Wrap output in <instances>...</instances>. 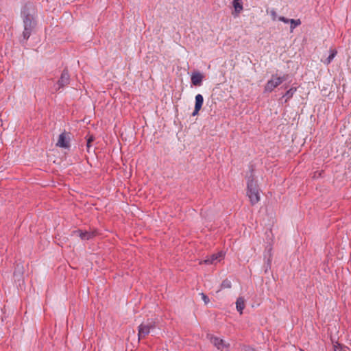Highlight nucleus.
Returning a JSON list of instances; mask_svg holds the SVG:
<instances>
[{"mask_svg":"<svg viewBox=\"0 0 351 351\" xmlns=\"http://www.w3.org/2000/svg\"><path fill=\"white\" fill-rule=\"evenodd\" d=\"M95 140V138L93 136H90L87 141H90V143H92Z\"/></svg>","mask_w":351,"mask_h":351,"instance_id":"a878e982","label":"nucleus"},{"mask_svg":"<svg viewBox=\"0 0 351 351\" xmlns=\"http://www.w3.org/2000/svg\"><path fill=\"white\" fill-rule=\"evenodd\" d=\"M199 110H200V108H197L196 107H195L194 110H193V112L192 113V115L193 116L197 115Z\"/></svg>","mask_w":351,"mask_h":351,"instance_id":"393cba45","label":"nucleus"},{"mask_svg":"<svg viewBox=\"0 0 351 351\" xmlns=\"http://www.w3.org/2000/svg\"><path fill=\"white\" fill-rule=\"evenodd\" d=\"M297 91L296 87H291L289 88L282 97V98L285 97V102H287L288 100H289L291 98L293 97L295 93Z\"/></svg>","mask_w":351,"mask_h":351,"instance_id":"ddd939ff","label":"nucleus"},{"mask_svg":"<svg viewBox=\"0 0 351 351\" xmlns=\"http://www.w3.org/2000/svg\"><path fill=\"white\" fill-rule=\"evenodd\" d=\"M86 147H91V143L90 142V141H87Z\"/></svg>","mask_w":351,"mask_h":351,"instance_id":"bb28decb","label":"nucleus"},{"mask_svg":"<svg viewBox=\"0 0 351 351\" xmlns=\"http://www.w3.org/2000/svg\"><path fill=\"white\" fill-rule=\"evenodd\" d=\"M69 141V135L65 132H63L59 135L56 146L62 148H69L70 147Z\"/></svg>","mask_w":351,"mask_h":351,"instance_id":"0eeeda50","label":"nucleus"},{"mask_svg":"<svg viewBox=\"0 0 351 351\" xmlns=\"http://www.w3.org/2000/svg\"><path fill=\"white\" fill-rule=\"evenodd\" d=\"M200 295H201L202 299L204 302L205 304H208L210 302L209 298L204 293H200Z\"/></svg>","mask_w":351,"mask_h":351,"instance_id":"aec40b11","label":"nucleus"},{"mask_svg":"<svg viewBox=\"0 0 351 351\" xmlns=\"http://www.w3.org/2000/svg\"><path fill=\"white\" fill-rule=\"evenodd\" d=\"M75 233L82 240H90L96 235V232L94 231H83L81 230H77Z\"/></svg>","mask_w":351,"mask_h":351,"instance_id":"1a4fd4ad","label":"nucleus"},{"mask_svg":"<svg viewBox=\"0 0 351 351\" xmlns=\"http://www.w3.org/2000/svg\"><path fill=\"white\" fill-rule=\"evenodd\" d=\"M335 351H346L341 346V344L337 343V345H334Z\"/></svg>","mask_w":351,"mask_h":351,"instance_id":"5701e85b","label":"nucleus"},{"mask_svg":"<svg viewBox=\"0 0 351 351\" xmlns=\"http://www.w3.org/2000/svg\"><path fill=\"white\" fill-rule=\"evenodd\" d=\"M266 12L267 14H270V16H271V19L273 21H276L277 17H278V15H277V13L276 12V10L274 9H267L266 10Z\"/></svg>","mask_w":351,"mask_h":351,"instance_id":"6ab92c4d","label":"nucleus"},{"mask_svg":"<svg viewBox=\"0 0 351 351\" xmlns=\"http://www.w3.org/2000/svg\"><path fill=\"white\" fill-rule=\"evenodd\" d=\"M203 77H204V76L201 73H199V72L193 73L191 75V83L194 86H201Z\"/></svg>","mask_w":351,"mask_h":351,"instance_id":"9b49d317","label":"nucleus"},{"mask_svg":"<svg viewBox=\"0 0 351 351\" xmlns=\"http://www.w3.org/2000/svg\"><path fill=\"white\" fill-rule=\"evenodd\" d=\"M204 102V97L201 94H197L195 96V107L197 108H202Z\"/></svg>","mask_w":351,"mask_h":351,"instance_id":"2eb2a0df","label":"nucleus"},{"mask_svg":"<svg viewBox=\"0 0 351 351\" xmlns=\"http://www.w3.org/2000/svg\"><path fill=\"white\" fill-rule=\"evenodd\" d=\"M69 82H70L69 74L68 73V71L66 69H64L62 72L60 78L59 79V80L57 82V84H56L57 87H56L55 88H56V90H59L61 88H63L64 86L69 84Z\"/></svg>","mask_w":351,"mask_h":351,"instance_id":"423d86ee","label":"nucleus"},{"mask_svg":"<svg viewBox=\"0 0 351 351\" xmlns=\"http://www.w3.org/2000/svg\"><path fill=\"white\" fill-rule=\"evenodd\" d=\"M288 77H289L288 74H284L282 76H278V79L280 81V84H282L283 82L287 80Z\"/></svg>","mask_w":351,"mask_h":351,"instance_id":"4be33fe9","label":"nucleus"},{"mask_svg":"<svg viewBox=\"0 0 351 351\" xmlns=\"http://www.w3.org/2000/svg\"><path fill=\"white\" fill-rule=\"evenodd\" d=\"M280 81L277 74H273L264 87V93H271L276 88L280 85Z\"/></svg>","mask_w":351,"mask_h":351,"instance_id":"20e7f679","label":"nucleus"},{"mask_svg":"<svg viewBox=\"0 0 351 351\" xmlns=\"http://www.w3.org/2000/svg\"><path fill=\"white\" fill-rule=\"evenodd\" d=\"M223 253L222 252H218L217 254H213L210 255L209 257L204 260V263L206 265L210 264H216L219 262L222 258L223 257Z\"/></svg>","mask_w":351,"mask_h":351,"instance_id":"6e6552de","label":"nucleus"},{"mask_svg":"<svg viewBox=\"0 0 351 351\" xmlns=\"http://www.w3.org/2000/svg\"><path fill=\"white\" fill-rule=\"evenodd\" d=\"M239 351H256V350L250 346H243L239 349Z\"/></svg>","mask_w":351,"mask_h":351,"instance_id":"412c9836","label":"nucleus"},{"mask_svg":"<svg viewBox=\"0 0 351 351\" xmlns=\"http://www.w3.org/2000/svg\"><path fill=\"white\" fill-rule=\"evenodd\" d=\"M236 308L240 314L243 313V310L245 308V300L243 298L239 297L237 298L236 301Z\"/></svg>","mask_w":351,"mask_h":351,"instance_id":"f8f14e48","label":"nucleus"},{"mask_svg":"<svg viewBox=\"0 0 351 351\" xmlns=\"http://www.w3.org/2000/svg\"><path fill=\"white\" fill-rule=\"evenodd\" d=\"M291 26V32H293V30L297 27L299 26L301 24V21L300 19H290Z\"/></svg>","mask_w":351,"mask_h":351,"instance_id":"f3484780","label":"nucleus"},{"mask_svg":"<svg viewBox=\"0 0 351 351\" xmlns=\"http://www.w3.org/2000/svg\"><path fill=\"white\" fill-rule=\"evenodd\" d=\"M21 16L23 17L24 27V30L23 32V40H21L23 43V41H27L30 37L32 32L36 26V22L34 20L33 16L26 10L22 11Z\"/></svg>","mask_w":351,"mask_h":351,"instance_id":"f03ea898","label":"nucleus"},{"mask_svg":"<svg viewBox=\"0 0 351 351\" xmlns=\"http://www.w3.org/2000/svg\"><path fill=\"white\" fill-rule=\"evenodd\" d=\"M231 287H232V283H231L230 280H229L228 279H226V280H223V282L221 284V289H229V288H231Z\"/></svg>","mask_w":351,"mask_h":351,"instance_id":"a211bd4d","label":"nucleus"},{"mask_svg":"<svg viewBox=\"0 0 351 351\" xmlns=\"http://www.w3.org/2000/svg\"><path fill=\"white\" fill-rule=\"evenodd\" d=\"M269 263H270V260H269V259H268V263H267V264L269 265Z\"/></svg>","mask_w":351,"mask_h":351,"instance_id":"c85d7f7f","label":"nucleus"},{"mask_svg":"<svg viewBox=\"0 0 351 351\" xmlns=\"http://www.w3.org/2000/svg\"><path fill=\"white\" fill-rule=\"evenodd\" d=\"M206 338L214 345L215 347L220 350H223L224 348H228L230 346L228 343H226L223 339L211 334H207Z\"/></svg>","mask_w":351,"mask_h":351,"instance_id":"39448f33","label":"nucleus"},{"mask_svg":"<svg viewBox=\"0 0 351 351\" xmlns=\"http://www.w3.org/2000/svg\"><path fill=\"white\" fill-rule=\"evenodd\" d=\"M90 147H87V152H90Z\"/></svg>","mask_w":351,"mask_h":351,"instance_id":"cd10ccee","label":"nucleus"},{"mask_svg":"<svg viewBox=\"0 0 351 351\" xmlns=\"http://www.w3.org/2000/svg\"><path fill=\"white\" fill-rule=\"evenodd\" d=\"M252 169L250 176H247V195L250 199L251 204L255 205L260 201V194L257 182L254 180V176L252 175Z\"/></svg>","mask_w":351,"mask_h":351,"instance_id":"f257e3e1","label":"nucleus"},{"mask_svg":"<svg viewBox=\"0 0 351 351\" xmlns=\"http://www.w3.org/2000/svg\"><path fill=\"white\" fill-rule=\"evenodd\" d=\"M234 12L237 14L240 13L243 10V3L241 0H233L232 2Z\"/></svg>","mask_w":351,"mask_h":351,"instance_id":"4468645a","label":"nucleus"},{"mask_svg":"<svg viewBox=\"0 0 351 351\" xmlns=\"http://www.w3.org/2000/svg\"><path fill=\"white\" fill-rule=\"evenodd\" d=\"M278 19V20H279L280 21H282V22H283V23H290V19H287V18H285V16H279Z\"/></svg>","mask_w":351,"mask_h":351,"instance_id":"b1692460","label":"nucleus"},{"mask_svg":"<svg viewBox=\"0 0 351 351\" xmlns=\"http://www.w3.org/2000/svg\"><path fill=\"white\" fill-rule=\"evenodd\" d=\"M330 53L328 56V57L324 62L326 64H329L332 61L334 58L336 56L337 52L336 50H330Z\"/></svg>","mask_w":351,"mask_h":351,"instance_id":"dca6fc26","label":"nucleus"},{"mask_svg":"<svg viewBox=\"0 0 351 351\" xmlns=\"http://www.w3.org/2000/svg\"><path fill=\"white\" fill-rule=\"evenodd\" d=\"M154 328L155 324L153 322L147 321L146 322H143L138 326V339L145 338L149 334L151 330L154 329Z\"/></svg>","mask_w":351,"mask_h":351,"instance_id":"7ed1b4c3","label":"nucleus"},{"mask_svg":"<svg viewBox=\"0 0 351 351\" xmlns=\"http://www.w3.org/2000/svg\"><path fill=\"white\" fill-rule=\"evenodd\" d=\"M23 267L22 265L18 264L14 271V278L15 281H18L21 285V281H23Z\"/></svg>","mask_w":351,"mask_h":351,"instance_id":"9d476101","label":"nucleus"}]
</instances>
